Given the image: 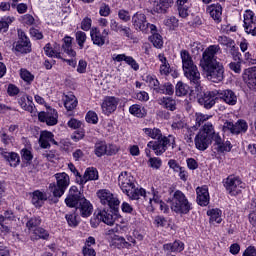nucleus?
I'll use <instances>...</instances> for the list:
<instances>
[{"label": "nucleus", "instance_id": "1", "mask_svg": "<svg viewBox=\"0 0 256 256\" xmlns=\"http://www.w3.org/2000/svg\"><path fill=\"white\" fill-rule=\"evenodd\" d=\"M143 132L146 137H150V139L155 140L148 142L147 147L148 149H153L157 157L163 155V153L167 151L168 147L175 149V136H163V133L159 128H144Z\"/></svg>", "mask_w": 256, "mask_h": 256}, {"label": "nucleus", "instance_id": "2", "mask_svg": "<svg viewBox=\"0 0 256 256\" xmlns=\"http://www.w3.org/2000/svg\"><path fill=\"white\" fill-rule=\"evenodd\" d=\"M180 57L185 77L196 88L199 87L201 85V74L199 73V69H197V65L193 62V57H191V54L187 50H181Z\"/></svg>", "mask_w": 256, "mask_h": 256}, {"label": "nucleus", "instance_id": "3", "mask_svg": "<svg viewBox=\"0 0 256 256\" xmlns=\"http://www.w3.org/2000/svg\"><path fill=\"white\" fill-rule=\"evenodd\" d=\"M206 79L212 83H221L225 79V68L221 62L200 66Z\"/></svg>", "mask_w": 256, "mask_h": 256}, {"label": "nucleus", "instance_id": "4", "mask_svg": "<svg viewBox=\"0 0 256 256\" xmlns=\"http://www.w3.org/2000/svg\"><path fill=\"white\" fill-rule=\"evenodd\" d=\"M171 209L179 215H187L191 211V203H189L187 196L181 190H176L173 193Z\"/></svg>", "mask_w": 256, "mask_h": 256}, {"label": "nucleus", "instance_id": "5", "mask_svg": "<svg viewBox=\"0 0 256 256\" xmlns=\"http://www.w3.org/2000/svg\"><path fill=\"white\" fill-rule=\"evenodd\" d=\"M120 147L117 144H107L105 140H98L94 145V155L96 157H112V155H117L120 151Z\"/></svg>", "mask_w": 256, "mask_h": 256}, {"label": "nucleus", "instance_id": "6", "mask_svg": "<svg viewBox=\"0 0 256 256\" xmlns=\"http://www.w3.org/2000/svg\"><path fill=\"white\" fill-rule=\"evenodd\" d=\"M224 187L229 195L237 197L247 185L241 181V178L230 175L224 180Z\"/></svg>", "mask_w": 256, "mask_h": 256}, {"label": "nucleus", "instance_id": "7", "mask_svg": "<svg viewBox=\"0 0 256 256\" xmlns=\"http://www.w3.org/2000/svg\"><path fill=\"white\" fill-rule=\"evenodd\" d=\"M132 25L135 31H142V33H147V30L157 31V26L147 22V16L144 13L136 12L132 16Z\"/></svg>", "mask_w": 256, "mask_h": 256}, {"label": "nucleus", "instance_id": "8", "mask_svg": "<svg viewBox=\"0 0 256 256\" xmlns=\"http://www.w3.org/2000/svg\"><path fill=\"white\" fill-rule=\"evenodd\" d=\"M249 129V124L244 119H239L237 122L233 123L231 121H226L223 124L222 131L224 133H231L232 135H241L247 133Z\"/></svg>", "mask_w": 256, "mask_h": 256}, {"label": "nucleus", "instance_id": "9", "mask_svg": "<svg viewBox=\"0 0 256 256\" xmlns=\"http://www.w3.org/2000/svg\"><path fill=\"white\" fill-rule=\"evenodd\" d=\"M219 53H221V46L217 44L208 46L202 53L200 67L211 65L213 63H219V61H217V55H219Z\"/></svg>", "mask_w": 256, "mask_h": 256}, {"label": "nucleus", "instance_id": "10", "mask_svg": "<svg viewBox=\"0 0 256 256\" xmlns=\"http://www.w3.org/2000/svg\"><path fill=\"white\" fill-rule=\"evenodd\" d=\"M101 205L105 207H109L110 209H115V207H119L120 201L119 198L115 196L110 190L100 189L96 193Z\"/></svg>", "mask_w": 256, "mask_h": 256}, {"label": "nucleus", "instance_id": "11", "mask_svg": "<svg viewBox=\"0 0 256 256\" xmlns=\"http://www.w3.org/2000/svg\"><path fill=\"white\" fill-rule=\"evenodd\" d=\"M90 37L93 45H97V47H103L105 43H107V39H109V30L104 29L101 33L98 27H92L90 30Z\"/></svg>", "mask_w": 256, "mask_h": 256}, {"label": "nucleus", "instance_id": "12", "mask_svg": "<svg viewBox=\"0 0 256 256\" xmlns=\"http://www.w3.org/2000/svg\"><path fill=\"white\" fill-rule=\"evenodd\" d=\"M15 51L18 53H31V40L25 34V31L18 29V41L15 45Z\"/></svg>", "mask_w": 256, "mask_h": 256}, {"label": "nucleus", "instance_id": "13", "mask_svg": "<svg viewBox=\"0 0 256 256\" xmlns=\"http://www.w3.org/2000/svg\"><path fill=\"white\" fill-rule=\"evenodd\" d=\"M244 29L245 33L256 37V16L255 12L251 10H246L244 12Z\"/></svg>", "mask_w": 256, "mask_h": 256}, {"label": "nucleus", "instance_id": "14", "mask_svg": "<svg viewBox=\"0 0 256 256\" xmlns=\"http://www.w3.org/2000/svg\"><path fill=\"white\" fill-rule=\"evenodd\" d=\"M217 95H219L217 90L207 91L198 98V103L202 105L204 109H211L215 106Z\"/></svg>", "mask_w": 256, "mask_h": 256}, {"label": "nucleus", "instance_id": "15", "mask_svg": "<svg viewBox=\"0 0 256 256\" xmlns=\"http://www.w3.org/2000/svg\"><path fill=\"white\" fill-rule=\"evenodd\" d=\"M118 184L123 193H128L131 191L135 185V179L131 176V173L121 172L118 176Z\"/></svg>", "mask_w": 256, "mask_h": 256}, {"label": "nucleus", "instance_id": "16", "mask_svg": "<svg viewBox=\"0 0 256 256\" xmlns=\"http://www.w3.org/2000/svg\"><path fill=\"white\" fill-rule=\"evenodd\" d=\"M110 29L111 31H114V33H119L127 39H135V37L133 36V30H131L129 26L119 24V22H117V20L115 19L110 20Z\"/></svg>", "mask_w": 256, "mask_h": 256}, {"label": "nucleus", "instance_id": "17", "mask_svg": "<svg viewBox=\"0 0 256 256\" xmlns=\"http://www.w3.org/2000/svg\"><path fill=\"white\" fill-rule=\"evenodd\" d=\"M117 105H119V98L115 96L105 97L101 104L102 113H104V115L115 113V111H117Z\"/></svg>", "mask_w": 256, "mask_h": 256}, {"label": "nucleus", "instance_id": "18", "mask_svg": "<svg viewBox=\"0 0 256 256\" xmlns=\"http://www.w3.org/2000/svg\"><path fill=\"white\" fill-rule=\"evenodd\" d=\"M81 199H83V195H81V192L79 191V188L77 186H72L69 189V193L65 199V203L67 207H77L81 203Z\"/></svg>", "mask_w": 256, "mask_h": 256}, {"label": "nucleus", "instance_id": "19", "mask_svg": "<svg viewBox=\"0 0 256 256\" xmlns=\"http://www.w3.org/2000/svg\"><path fill=\"white\" fill-rule=\"evenodd\" d=\"M59 118V114H57L56 110H51L50 112H39L38 119L41 123H46V125L53 127V125H57V119Z\"/></svg>", "mask_w": 256, "mask_h": 256}, {"label": "nucleus", "instance_id": "20", "mask_svg": "<svg viewBox=\"0 0 256 256\" xmlns=\"http://www.w3.org/2000/svg\"><path fill=\"white\" fill-rule=\"evenodd\" d=\"M206 13L210 15L211 19H213L215 23H221L223 20V6L219 3L208 5L206 7Z\"/></svg>", "mask_w": 256, "mask_h": 256}, {"label": "nucleus", "instance_id": "21", "mask_svg": "<svg viewBox=\"0 0 256 256\" xmlns=\"http://www.w3.org/2000/svg\"><path fill=\"white\" fill-rule=\"evenodd\" d=\"M174 0H150L155 13H167V9L173 7Z\"/></svg>", "mask_w": 256, "mask_h": 256}, {"label": "nucleus", "instance_id": "22", "mask_svg": "<svg viewBox=\"0 0 256 256\" xmlns=\"http://www.w3.org/2000/svg\"><path fill=\"white\" fill-rule=\"evenodd\" d=\"M196 201L201 207H207L209 205V187L206 185L196 188Z\"/></svg>", "mask_w": 256, "mask_h": 256}, {"label": "nucleus", "instance_id": "23", "mask_svg": "<svg viewBox=\"0 0 256 256\" xmlns=\"http://www.w3.org/2000/svg\"><path fill=\"white\" fill-rule=\"evenodd\" d=\"M76 211L80 213L81 217L87 218L91 217L93 213V204L87 198L83 197L80 199V204L76 207Z\"/></svg>", "mask_w": 256, "mask_h": 256}, {"label": "nucleus", "instance_id": "24", "mask_svg": "<svg viewBox=\"0 0 256 256\" xmlns=\"http://www.w3.org/2000/svg\"><path fill=\"white\" fill-rule=\"evenodd\" d=\"M0 155L9 163L10 167H17L19 163H21V159L19 158V154L15 152H9L5 148H0Z\"/></svg>", "mask_w": 256, "mask_h": 256}, {"label": "nucleus", "instance_id": "25", "mask_svg": "<svg viewBox=\"0 0 256 256\" xmlns=\"http://www.w3.org/2000/svg\"><path fill=\"white\" fill-rule=\"evenodd\" d=\"M97 179H99V172L91 167L85 170L83 176H79L77 183H79V185H85L88 181H97Z\"/></svg>", "mask_w": 256, "mask_h": 256}, {"label": "nucleus", "instance_id": "26", "mask_svg": "<svg viewBox=\"0 0 256 256\" xmlns=\"http://www.w3.org/2000/svg\"><path fill=\"white\" fill-rule=\"evenodd\" d=\"M194 143L198 151H207V149H209V145H211V138L198 132L195 136Z\"/></svg>", "mask_w": 256, "mask_h": 256}, {"label": "nucleus", "instance_id": "27", "mask_svg": "<svg viewBox=\"0 0 256 256\" xmlns=\"http://www.w3.org/2000/svg\"><path fill=\"white\" fill-rule=\"evenodd\" d=\"M39 143L42 149H48V147H51V143L53 145H57V141H55L53 133L49 131H43L41 133Z\"/></svg>", "mask_w": 256, "mask_h": 256}, {"label": "nucleus", "instance_id": "28", "mask_svg": "<svg viewBox=\"0 0 256 256\" xmlns=\"http://www.w3.org/2000/svg\"><path fill=\"white\" fill-rule=\"evenodd\" d=\"M62 50L68 57H77V52L73 49V37L69 35L63 37Z\"/></svg>", "mask_w": 256, "mask_h": 256}, {"label": "nucleus", "instance_id": "29", "mask_svg": "<svg viewBox=\"0 0 256 256\" xmlns=\"http://www.w3.org/2000/svg\"><path fill=\"white\" fill-rule=\"evenodd\" d=\"M218 96L227 105H237V94H235L233 90L227 89L218 91Z\"/></svg>", "mask_w": 256, "mask_h": 256}, {"label": "nucleus", "instance_id": "30", "mask_svg": "<svg viewBox=\"0 0 256 256\" xmlns=\"http://www.w3.org/2000/svg\"><path fill=\"white\" fill-rule=\"evenodd\" d=\"M145 201H148L150 207H157V204L162 201L161 192L152 187L150 192H146Z\"/></svg>", "mask_w": 256, "mask_h": 256}, {"label": "nucleus", "instance_id": "31", "mask_svg": "<svg viewBox=\"0 0 256 256\" xmlns=\"http://www.w3.org/2000/svg\"><path fill=\"white\" fill-rule=\"evenodd\" d=\"M98 219L105 223L106 225H114L115 224V215L111 210H102L97 215Z\"/></svg>", "mask_w": 256, "mask_h": 256}, {"label": "nucleus", "instance_id": "32", "mask_svg": "<svg viewBox=\"0 0 256 256\" xmlns=\"http://www.w3.org/2000/svg\"><path fill=\"white\" fill-rule=\"evenodd\" d=\"M208 217H210V223L212 225H215L217 223L218 225L223 222V211L219 208L210 209L207 211Z\"/></svg>", "mask_w": 256, "mask_h": 256}, {"label": "nucleus", "instance_id": "33", "mask_svg": "<svg viewBox=\"0 0 256 256\" xmlns=\"http://www.w3.org/2000/svg\"><path fill=\"white\" fill-rule=\"evenodd\" d=\"M47 201V193L36 190L32 193V205L36 207H43Z\"/></svg>", "mask_w": 256, "mask_h": 256}, {"label": "nucleus", "instance_id": "34", "mask_svg": "<svg viewBox=\"0 0 256 256\" xmlns=\"http://www.w3.org/2000/svg\"><path fill=\"white\" fill-rule=\"evenodd\" d=\"M127 197L132 201H137L140 197H147V191L144 188H137L135 184L133 185L132 189L128 193H126Z\"/></svg>", "mask_w": 256, "mask_h": 256}, {"label": "nucleus", "instance_id": "35", "mask_svg": "<svg viewBox=\"0 0 256 256\" xmlns=\"http://www.w3.org/2000/svg\"><path fill=\"white\" fill-rule=\"evenodd\" d=\"M158 59L160 61V75L167 76L169 73H171V65L167 61V57H165V54H159Z\"/></svg>", "mask_w": 256, "mask_h": 256}, {"label": "nucleus", "instance_id": "36", "mask_svg": "<svg viewBox=\"0 0 256 256\" xmlns=\"http://www.w3.org/2000/svg\"><path fill=\"white\" fill-rule=\"evenodd\" d=\"M56 184L67 190L70 184L69 175L65 172L55 174Z\"/></svg>", "mask_w": 256, "mask_h": 256}, {"label": "nucleus", "instance_id": "37", "mask_svg": "<svg viewBox=\"0 0 256 256\" xmlns=\"http://www.w3.org/2000/svg\"><path fill=\"white\" fill-rule=\"evenodd\" d=\"M183 249H185V244L181 241H174L164 245V251H170L171 253H181Z\"/></svg>", "mask_w": 256, "mask_h": 256}, {"label": "nucleus", "instance_id": "38", "mask_svg": "<svg viewBox=\"0 0 256 256\" xmlns=\"http://www.w3.org/2000/svg\"><path fill=\"white\" fill-rule=\"evenodd\" d=\"M159 104L168 109L169 111H175L177 109V102L171 97H163L159 100Z\"/></svg>", "mask_w": 256, "mask_h": 256}, {"label": "nucleus", "instance_id": "39", "mask_svg": "<svg viewBox=\"0 0 256 256\" xmlns=\"http://www.w3.org/2000/svg\"><path fill=\"white\" fill-rule=\"evenodd\" d=\"M39 239L47 240L49 239V232L43 228H36L33 230V234L31 236L32 241H39Z\"/></svg>", "mask_w": 256, "mask_h": 256}, {"label": "nucleus", "instance_id": "40", "mask_svg": "<svg viewBox=\"0 0 256 256\" xmlns=\"http://www.w3.org/2000/svg\"><path fill=\"white\" fill-rule=\"evenodd\" d=\"M218 41L220 45H224V47L231 49L232 53H237V47L235 46V41L233 39L226 36H221L219 37Z\"/></svg>", "mask_w": 256, "mask_h": 256}, {"label": "nucleus", "instance_id": "41", "mask_svg": "<svg viewBox=\"0 0 256 256\" xmlns=\"http://www.w3.org/2000/svg\"><path fill=\"white\" fill-rule=\"evenodd\" d=\"M129 113L138 118H143L147 114V112H145V108L141 107L139 104H133L130 106Z\"/></svg>", "mask_w": 256, "mask_h": 256}, {"label": "nucleus", "instance_id": "42", "mask_svg": "<svg viewBox=\"0 0 256 256\" xmlns=\"http://www.w3.org/2000/svg\"><path fill=\"white\" fill-rule=\"evenodd\" d=\"M199 133L211 139L217 132H215V126L211 122H207L200 129Z\"/></svg>", "mask_w": 256, "mask_h": 256}, {"label": "nucleus", "instance_id": "43", "mask_svg": "<svg viewBox=\"0 0 256 256\" xmlns=\"http://www.w3.org/2000/svg\"><path fill=\"white\" fill-rule=\"evenodd\" d=\"M64 107L67 111H73L77 107V98L74 95H66L64 97Z\"/></svg>", "mask_w": 256, "mask_h": 256}, {"label": "nucleus", "instance_id": "44", "mask_svg": "<svg viewBox=\"0 0 256 256\" xmlns=\"http://www.w3.org/2000/svg\"><path fill=\"white\" fill-rule=\"evenodd\" d=\"M48 189L54 197H63V195H65V191H66L65 188H62L57 183H50Z\"/></svg>", "mask_w": 256, "mask_h": 256}, {"label": "nucleus", "instance_id": "45", "mask_svg": "<svg viewBox=\"0 0 256 256\" xmlns=\"http://www.w3.org/2000/svg\"><path fill=\"white\" fill-rule=\"evenodd\" d=\"M145 83L149 85L151 89H154L158 93L161 86H159V80L157 79V76L155 75H147L144 78Z\"/></svg>", "mask_w": 256, "mask_h": 256}, {"label": "nucleus", "instance_id": "46", "mask_svg": "<svg viewBox=\"0 0 256 256\" xmlns=\"http://www.w3.org/2000/svg\"><path fill=\"white\" fill-rule=\"evenodd\" d=\"M18 103L20 107L24 109V111H28V113H31L32 115H35V113H37V109L35 108V106L27 104V96L20 97Z\"/></svg>", "mask_w": 256, "mask_h": 256}, {"label": "nucleus", "instance_id": "47", "mask_svg": "<svg viewBox=\"0 0 256 256\" xmlns=\"http://www.w3.org/2000/svg\"><path fill=\"white\" fill-rule=\"evenodd\" d=\"M175 93L177 97H185L189 93V85L183 83L182 81L177 82L175 87Z\"/></svg>", "mask_w": 256, "mask_h": 256}, {"label": "nucleus", "instance_id": "48", "mask_svg": "<svg viewBox=\"0 0 256 256\" xmlns=\"http://www.w3.org/2000/svg\"><path fill=\"white\" fill-rule=\"evenodd\" d=\"M232 148L233 146L231 145V142L229 140H224L214 148V151H216V153H229Z\"/></svg>", "mask_w": 256, "mask_h": 256}, {"label": "nucleus", "instance_id": "49", "mask_svg": "<svg viewBox=\"0 0 256 256\" xmlns=\"http://www.w3.org/2000/svg\"><path fill=\"white\" fill-rule=\"evenodd\" d=\"M246 83L249 89L256 91V67L248 71V79Z\"/></svg>", "mask_w": 256, "mask_h": 256}, {"label": "nucleus", "instance_id": "50", "mask_svg": "<svg viewBox=\"0 0 256 256\" xmlns=\"http://www.w3.org/2000/svg\"><path fill=\"white\" fill-rule=\"evenodd\" d=\"M75 39L79 49H83L85 43H87V33L79 30L75 33Z\"/></svg>", "mask_w": 256, "mask_h": 256}, {"label": "nucleus", "instance_id": "51", "mask_svg": "<svg viewBox=\"0 0 256 256\" xmlns=\"http://www.w3.org/2000/svg\"><path fill=\"white\" fill-rule=\"evenodd\" d=\"M39 225H41V217L38 216L30 218L26 223V227L29 231H35Z\"/></svg>", "mask_w": 256, "mask_h": 256}, {"label": "nucleus", "instance_id": "52", "mask_svg": "<svg viewBox=\"0 0 256 256\" xmlns=\"http://www.w3.org/2000/svg\"><path fill=\"white\" fill-rule=\"evenodd\" d=\"M150 41L156 49L163 47V36L159 33H155L150 37Z\"/></svg>", "mask_w": 256, "mask_h": 256}, {"label": "nucleus", "instance_id": "53", "mask_svg": "<svg viewBox=\"0 0 256 256\" xmlns=\"http://www.w3.org/2000/svg\"><path fill=\"white\" fill-rule=\"evenodd\" d=\"M164 25L174 30L177 29V27H179V20L175 16H170L164 20Z\"/></svg>", "mask_w": 256, "mask_h": 256}, {"label": "nucleus", "instance_id": "54", "mask_svg": "<svg viewBox=\"0 0 256 256\" xmlns=\"http://www.w3.org/2000/svg\"><path fill=\"white\" fill-rule=\"evenodd\" d=\"M20 77L25 81L26 83H33L35 76L29 72V70L25 68L20 69Z\"/></svg>", "mask_w": 256, "mask_h": 256}, {"label": "nucleus", "instance_id": "55", "mask_svg": "<svg viewBox=\"0 0 256 256\" xmlns=\"http://www.w3.org/2000/svg\"><path fill=\"white\" fill-rule=\"evenodd\" d=\"M15 21V18L13 17H8L6 20H1L0 21V33H7L9 30V25H11Z\"/></svg>", "mask_w": 256, "mask_h": 256}, {"label": "nucleus", "instance_id": "56", "mask_svg": "<svg viewBox=\"0 0 256 256\" xmlns=\"http://www.w3.org/2000/svg\"><path fill=\"white\" fill-rule=\"evenodd\" d=\"M85 119L87 123H91L92 125H97V123H99V116L95 111H88Z\"/></svg>", "mask_w": 256, "mask_h": 256}, {"label": "nucleus", "instance_id": "57", "mask_svg": "<svg viewBox=\"0 0 256 256\" xmlns=\"http://www.w3.org/2000/svg\"><path fill=\"white\" fill-rule=\"evenodd\" d=\"M158 93H162L163 95H173V93H175V89L173 88L172 84L167 83L160 86Z\"/></svg>", "mask_w": 256, "mask_h": 256}, {"label": "nucleus", "instance_id": "58", "mask_svg": "<svg viewBox=\"0 0 256 256\" xmlns=\"http://www.w3.org/2000/svg\"><path fill=\"white\" fill-rule=\"evenodd\" d=\"M99 15L100 17H109V15H111V7L109 4L105 2L100 4Z\"/></svg>", "mask_w": 256, "mask_h": 256}, {"label": "nucleus", "instance_id": "59", "mask_svg": "<svg viewBox=\"0 0 256 256\" xmlns=\"http://www.w3.org/2000/svg\"><path fill=\"white\" fill-rule=\"evenodd\" d=\"M65 219H66L69 227H77V225H79V221H77L76 213L66 214Z\"/></svg>", "mask_w": 256, "mask_h": 256}, {"label": "nucleus", "instance_id": "60", "mask_svg": "<svg viewBox=\"0 0 256 256\" xmlns=\"http://www.w3.org/2000/svg\"><path fill=\"white\" fill-rule=\"evenodd\" d=\"M195 117H196V125H203V123L205 121H209V119H211L213 117V115H209V114H203V113H200V112H197L195 114Z\"/></svg>", "mask_w": 256, "mask_h": 256}, {"label": "nucleus", "instance_id": "61", "mask_svg": "<svg viewBox=\"0 0 256 256\" xmlns=\"http://www.w3.org/2000/svg\"><path fill=\"white\" fill-rule=\"evenodd\" d=\"M118 19H120V21H123V23H129V21H131V14L129 13V11L121 9L118 11Z\"/></svg>", "mask_w": 256, "mask_h": 256}, {"label": "nucleus", "instance_id": "62", "mask_svg": "<svg viewBox=\"0 0 256 256\" xmlns=\"http://www.w3.org/2000/svg\"><path fill=\"white\" fill-rule=\"evenodd\" d=\"M154 224L156 227H169V221L163 216H156L154 218Z\"/></svg>", "mask_w": 256, "mask_h": 256}, {"label": "nucleus", "instance_id": "63", "mask_svg": "<svg viewBox=\"0 0 256 256\" xmlns=\"http://www.w3.org/2000/svg\"><path fill=\"white\" fill-rule=\"evenodd\" d=\"M149 165L150 167H152V169H161V165H163V162L161 161V158L150 157Z\"/></svg>", "mask_w": 256, "mask_h": 256}, {"label": "nucleus", "instance_id": "64", "mask_svg": "<svg viewBox=\"0 0 256 256\" xmlns=\"http://www.w3.org/2000/svg\"><path fill=\"white\" fill-rule=\"evenodd\" d=\"M91 25H93V20L89 17H85L81 22L82 31H91Z\"/></svg>", "mask_w": 256, "mask_h": 256}]
</instances>
